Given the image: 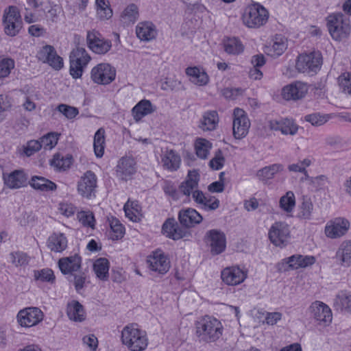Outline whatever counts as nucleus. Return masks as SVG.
<instances>
[{"label":"nucleus","instance_id":"nucleus-59","mask_svg":"<svg viewBox=\"0 0 351 351\" xmlns=\"http://www.w3.org/2000/svg\"><path fill=\"white\" fill-rule=\"evenodd\" d=\"M40 149L41 145H40L39 141L32 140L29 141L27 145L23 147V153L26 156L29 157Z\"/></svg>","mask_w":351,"mask_h":351},{"label":"nucleus","instance_id":"nucleus-9","mask_svg":"<svg viewBox=\"0 0 351 351\" xmlns=\"http://www.w3.org/2000/svg\"><path fill=\"white\" fill-rule=\"evenodd\" d=\"M233 135L237 139L244 138L248 133L250 127V121L245 111L236 108L233 112Z\"/></svg>","mask_w":351,"mask_h":351},{"label":"nucleus","instance_id":"nucleus-15","mask_svg":"<svg viewBox=\"0 0 351 351\" xmlns=\"http://www.w3.org/2000/svg\"><path fill=\"white\" fill-rule=\"evenodd\" d=\"M136 171V162L133 158L122 157L119 160L115 172L117 178L119 180L123 181L131 180Z\"/></svg>","mask_w":351,"mask_h":351},{"label":"nucleus","instance_id":"nucleus-42","mask_svg":"<svg viewBox=\"0 0 351 351\" xmlns=\"http://www.w3.org/2000/svg\"><path fill=\"white\" fill-rule=\"evenodd\" d=\"M219 122V117L217 111L210 110L204 112L201 121L200 128L203 130L211 131L216 128Z\"/></svg>","mask_w":351,"mask_h":351},{"label":"nucleus","instance_id":"nucleus-41","mask_svg":"<svg viewBox=\"0 0 351 351\" xmlns=\"http://www.w3.org/2000/svg\"><path fill=\"white\" fill-rule=\"evenodd\" d=\"M336 256L343 266L351 265V240L345 241L340 245Z\"/></svg>","mask_w":351,"mask_h":351},{"label":"nucleus","instance_id":"nucleus-22","mask_svg":"<svg viewBox=\"0 0 351 351\" xmlns=\"http://www.w3.org/2000/svg\"><path fill=\"white\" fill-rule=\"evenodd\" d=\"M311 312L314 317L319 323L328 324L332 321V312L330 308L324 303L316 301L310 306Z\"/></svg>","mask_w":351,"mask_h":351},{"label":"nucleus","instance_id":"nucleus-55","mask_svg":"<svg viewBox=\"0 0 351 351\" xmlns=\"http://www.w3.org/2000/svg\"><path fill=\"white\" fill-rule=\"evenodd\" d=\"M58 137L53 133H48L43 136L39 141L41 148L45 149H51L57 144Z\"/></svg>","mask_w":351,"mask_h":351},{"label":"nucleus","instance_id":"nucleus-51","mask_svg":"<svg viewBox=\"0 0 351 351\" xmlns=\"http://www.w3.org/2000/svg\"><path fill=\"white\" fill-rule=\"evenodd\" d=\"M295 204V195L292 191H288L280 199V207L286 212H291Z\"/></svg>","mask_w":351,"mask_h":351},{"label":"nucleus","instance_id":"nucleus-27","mask_svg":"<svg viewBox=\"0 0 351 351\" xmlns=\"http://www.w3.org/2000/svg\"><path fill=\"white\" fill-rule=\"evenodd\" d=\"M136 34L141 40L149 42L156 38L157 29L151 22H141L136 27Z\"/></svg>","mask_w":351,"mask_h":351},{"label":"nucleus","instance_id":"nucleus-16","mask_svg":"<svg viewBox=\"0 0 351 351\" xmlns=\"http://www.w3.org/2000/svg\"><path fill=\"white\" fill-rule=\"evenodd\" d=\"M307 93L306 85L295 82L285 86L281 90L282 97L286 101H298L304 98Z\"/></svg>","mask_w":351,"mask_h":351},{"label":"nucleus","instance_id":"nucleus-7","mask_svg":"<svg viewBox=\"0 0 351 351\" xmlns=\"http://www.w3.org/2000/svg\"><path fill=\"white\" fill-rule=\"evenodd\" d=\"M86 42L89 49L96 54H105L112 47L111 41L104 38L98 31L95 29L87 32Z\"/></svg>","mask_w":351,"mask_h":351},{"label":"nucleus","instance_id":"nucleus-23","mask_svg":"<svg viewBox=\"0 0 351 351\" xmlns=\"http://www.w3.org/2000/svg\"><path fill=\"white\" fill-rule=\"evenodd\" d=\"M149 267L159 274H166L170 268L169 259L162 253L154 252L147 260Z\"/></svg>","mask_w":351,"mask_h":351},{"label":"nucleus","instance_id":"nucleus-3","mask_svg":"<svg viewBox=\"0 0 351 351\" xmlns=\"http://www.w3.org/2000/svg\"><path fill=\"white\" fill-rule=\"evenodd\" d=\"M326 27L331 38L341 42L348 38L351 33L350 20L342 13H332L326 18Z\"/></svg>","mask_w":351,"mask_h":351},{"label":"nucleus","instance_id":"nucleus-31","mask_svg":"<svg viewBox=\"0 0 351 351\" xmlns=\"http://www.w3.org/2000/svg\"><path fill=\"white\" fill-rule=\"evenodd\" d=\"M47 247L55 252H62L67 247V239L63 233L54 232L47 239Z\"/></svg>","mask_w":351,"mask_h":351},{"label":"nucleus","instance_id":"nucleus-30","mask_svg":"<svg viewBox=\"0 0 351 351\" xmlns=\"http://www.w3.org/2000/svg\"><path fill=\"white\" fill-rule=\"evenodd\" d=\"M283 261L289 265L290 268L294 269L312 265L315 262V258L313 256L294 254L285 258Z\"/></svg>","mask_w":351,"mask_h":351},{"label":"nucleus","instance_id":"nucleus-63","mask_svg":"<svg viewBox=\"0 0 351 351\" xmlns=\"http://www.w3.org/2000/svg\"><path fill=\"white\" fill-rule=\"evenodd\" d=\"M243 92L241 88H226L222 90V95L226 99L234 100L242 95Z\"/></svg>","mask_w":351,"mask_h":351},{"label":"nucleus","instance_id":"nucleus-62","mask_svg":"<svg viewBox=\"0 0 351 351\" xmlns=\"http://www.w3.org/2000/svg\"><path fill=\"white\" fill-rule=\"evenodd\" d=\"M10 256L12 263L16 266H21L28 263L27 256L25 253L21 252H12Z\"/></svg>","mask_w":351,"mask_h":351},{"label":"nucleus","instance_id":"nucleus-20","mask_svg":"<svg viewBox=\"0 0 351 351\" xmlns=\"http://www.w3.org/2000/svg\"><path fill=\"white\" fill-rule=\"evenodd\" d=\"M5 185L10 189H17L27 185V176L22 169L14 170L10 173H3Z\"/></svg>","mask_w":351,"mask_h":351},{"label":"nucleus","instance_id":"nucleus-37","mask_svg":"<svg viewBox=\"0 0 351 351\" xmlns=\"http://www.w3.org/2000/svg\"><path fill=\"white\" fill-rule=\"evenodd\" d=\"M97 18L101 21L109 20L113 15L109 0H95Z\"/></svg>","mask_w":351,"mask_h":351},{"label":"nucleus","instance_id":"nucleus-43","mask_svg":"<svg viewBox=\"0 0 351 351\" xmlns=\"http://www.w3.org/2000/svg\"><path fill=\"white\" fill-rule=\"evenodd\" d=\"M138 7L135 4H130L121 14V21L125 25L133 24L138 20Z\"/></svg>","mask_w":351,"mask_h":351},{"label":"nucleus","instance_id":"nucleus-36","mask_svg":"<svg viewBox=\"0 0 351 351\" xmlns=\"http://www.w3.org/2000/svg\"><path fill=\"white\" fill-rule=\"evenodd\" d=\"M29 184L33 189L44 192L55 191L57 188V185L53 182L38 176H32Z\"/></svg>","mask_w":351,"mask_h":351},{"label":"nucleus","instance_id":"nucleus-49","mask_svg":"<svg viewBox=\"0 0 351 351\" xmlns=\"http://www.w3.org/2000/svg\"><path fill=\"white\" fill-rule=\"evenodd\" d=\"M313 210V204L311 198L303 197L302 202L300 206L298 216L304 219H310Z\"/></svg>","mask_w":351,"mask_h":351},{"label":"nucleus","instance_id":"nucleus-47","mask_svg":"<svg viewBox=\"0 0 351 351\" xmlns=\"http://www.w3.org/2000/svg\"><path fill=\"white\" fill-rule=\"evenodd\" d=\"M110 232V238L112 240L121 239L125 234V228L120 221L116 217H112L109 219Z\"/></svg>","mask_w":351,"mask_h":351},{"label":"nucleus","instance_id":"nucleus-18","mask_svg":"<svg viewBox=\"0 0 351 351\" xmlns=\"http://www.w3.org/2000/svg\"><path fill=\"white\" fill-rule=\"evenodd\" d=\"M269 128L271 130L280 131L282 134L291 136L296 134L299 128L295 121L290 118L270 120Z\"/></svg>","mask_w":351,"mask_h":351},{"label":"nucleus","instance_id":"nucleus-52","mask_svg":"<svg viewBox=\"0 0 351 351\" xmlns=\"http://www.w3.org/2000/svg\"><path fill=\"white\" fill-rule=\"evenodd\" d=\"M329 118L328 114H322L319 112H315L306 115L304 117V120L311 123L314 126H320L326 123Z\"/></svg>","mask_w":351,"mask_h":351},{"label":"nucleus","instance_id":"nucleus-45","mask_svg":"<svg viewBox=\"0 0 351 351\" xmlns=\"http://www.w3.org/2000/svg\"><path fill=\"white\" fill-rule=\"evenodd\" d=\"M105 145V130L102 128L97 130L94 136L93 147L97 158L103 156Z\"/></svg>","mask_w":351,"mask_h":351},{"label":"nucleus","instance_id":"nucleus-19","mask_svg":"<svg viewBox=\"0 0 351 351\" xmlns=\"http://www.w3.org/2000/svg\"><path fill=\"white\" fill-rule=\"evenodd\" d=\"M178 220L181 226L185 228H191L200 223L203 217L195 209L187 208L179 211Z\"/></svg>","mask_w":351,"mask_h":351},{"label":"nucleus","instance_id":"nucleus-53","mask_svg":"<svg viewBox=\"0 0 351 351\" xmlns=\"http://www.w3.org/2000/svg\"><path fill=\"white\" fill-rule=\"evenodd\" d=\"M34 278L36 280L53 283L55 281L53 271L48 268L34 271Z\"/></svg>","mask_w":351,"mask_h":351},{"label":"nucleus","instance_id":"nucleus-38","mask_svg":"<svg viewBox=\"0 0 351 351\" xmlns=\"http://www.w3.org/2000/svg\"><path fill=\"white\" fill-rule=\"evenodd\" d=\"M321 67H286L283 74L287 77H297L298 74L312 77L315 75Z\"/></svg>","mask_w":351,"mask_h":351},{"label":"nucleus","instance_id":"nucleus-2","mask_svg":"<svg viewBox=\"0 0 351 351\" xmlns=\"http://www.w3.org/2000/svg\"><path fill=\"white\" fill-rule=\"evenodd\" d=\"M121 341L131 351L145 350L148 345L146 332L139 329L136 324H128L123 328Z\"/></svg>","mask_w":351,"mask_h":351},{"label":"nucleus","instance_id":"nucleus-64","mask_svg":"<svg viewBox=\"0 0 351 351\" xmlns=\"http://www.w3.org/2000/svg\"><path fill=\"white\" fill-rule=\"evenodd\" d=\"M86 279V276L85 273H80L73 276V285L77 292L84 288Z\"/></svg>","mask_w":351,"mask_h":351},{"label":"nucleus","instance_id":"nucleus-61","mask_svg":"<svg viewBox=\"0 0 351 351\" xmlns=\"http://www.w3.org/2000/svg\"><path fill=\"white\" fill-rule=\"evenodd\" d=\"M219 206V200L213 196L206 197L205 201L202 204V208L204 210H215Z\"/></svg>","mask_w":351,"mask_h":351},{"label":"nucleus","instance_id":"nucleus-39","mask_svg":"<svg viewBox=\"0 0 351 351\" xmlns=\"http://www.w3.org/2000/svg\"><path fill=\"white\" fill-rule=\"evenodd\" d=\"M110 263L106 258H99L93 263V271L101 280L106 281L109 276Z\"/></svg>","mask_w":351,"mask_h":351},{"label":"nucleus","instance_id":"nucleus-29","mask_svg":"<svg viewBox=\"0 0 351 351\" xmlns=\"http://www.w3.org/2000/svg\"><path fill=\"white\" fill-rule=\"evenodd\" d=\"M161 162L165 169L175 171L180 168L181 158L174 150L167 149L161 156Z\"/></svg>","mask_w":351,"mask_h":351},{"label":"nucleus","instance_id":"nucleus-33","mask_svg":"<svg viewBox=\"0 0 351 351\" xmlns=\"http://www.w3.org/2000/svg\"><path fill=\"white\" fill-rule=\"evenodd\" d=\"M66 314L71 320L81 322L86 319V313L84 306L76 300L68 303Z\"/></svg>","mask_w":351,"mask_h":351},{"label":"nucleus","instance_id":"nucleus-13","mask_svg":"<svg viewBox=\"0 0 351 351\" xmlns=\"http://www.w3.org/2000/svg\"><path fill=\"white\" fill-rule=\"evenodd\" d=\"M206 242L210 246L212 254L217 255L222 253L226 246V236L223 232L218 230H210L206 234Z\"/></svg>","mask_w":351,"mask_h":351},{"label":"nucleus","instance_id":"nucleus-34","mask_svg":"<svg viewBox=\"0 0 351 351\" xmlns=\"http://www.w3.org/2000/svg\"><path fill=\"white\" fill-rule=\"evenodd\" d=\"M186 73L190 81L195 84L204 86L208 82V75L202 67H186Z\"/></svg>","mask_w":351,"mask_h":351},{"label":"nucleus","instance_id":"nucleus-8","mask_svg":"<svg viewBox=\"0 0 351 351\" xmlns=\"http://www.w3.org/2000/svg\"><path fill=\"white\" fill-rule=\"evenodd\" d=\"M97 187V178L95 173L90 171H86L77 182V192L83 197L90 199L95 197Z\"/></svg>","mask_w":351,"mask_h":351},{"label":"nucleus","instance_id":"nucleus-28","mask_svg":"<svg viewBox=\"0 0 351 351\" xmlns=\"http://www.w3.org/2000/svg\"><path fill=\"white\" fill-rule=\"evenodd\" d=\"M156 107L149 100L142 99L138 101L132 109L134 119L139 121L143 117L155 112Z\"/></svg>","mask_w":351,"mask_h":351},{"label":"nucleus","instance_id":"nucleus-56","mask_svg":"<svg viewBox=\"0 0 351 351\" xmlns=\"http://www.w3.org/2000/svg\"><path fill=\"white\" fill-rule=\"evenodd\" d=\"M57 110L68 119H74L79 114V110L77 108L64 104L58 105Z\"/></svg>","mask_w":351,"mask_h":351},{"label":"nucleus","instance_id":"nucleus-17","mask_svg":"<svg viewBox=\"0 0 351 351\" xmlns=\"http://www.w3.org/2000/svg\"><path fill=\"white\" fill-rule=\"evenodd\" d=\"M187 228L179 225L174 218L167 219L162 225V231L173 240H179L187 237L189 233Z\"/></svg>","mask_w":351,"mask_h":351},{"label":"nucleus","instance_id":"nucleus-44","mask_svg":"<svg viewBox=\"0 0 351 351\" xmlns=\"http://www.w3.org/2000/svg\"><path fill=\"white\" fill-rule=\"evenodd\" d=\"M223 48L226 53L233 55L239 54L244 50L243 45L237 38H228L225 39L223 41Z\"/></svg>","mask_w":351,"mask_h":351},{"label":"nucleus","instance_id":"nucleus-26","mask_svg":"<svg viewBox=\"0 0 351 351\" xmlns=\"http://www.w3.org/2000/svg\"><path fill=\"white\" fill-rule=\"evenodd\" d=\"M323 63L322 55L317 51L303 52L296 58L297 66H320Z\"/></svg>","mask_w":351,"mask_h":351},{"label":"nucleus","instance_id":"nucleus-5","mask_svg":"<svg viewBox=\"0 0 351 351\" xmlns=\"http://www.w3.org/2000/svg\"><path fill=\"white\" fill-rule=\"evenodd\" d=\"M4 32L9 36H15L22 28V19L20 11L16 6L10 5L3 14Z\"/></svg>","mask_w":351,"mask_h":351},{"label":"nucleus","instance_id":"nucleus-11","mask_svg":"<svg viewBox=\"0 0 351 351\" xmlns=\"http://www.w3.org/2000/svg\"><path fill=\"white\" fill-rule=\"evenodd\" d=\"M247 276V271L241 269L239 266L226 267L221 273L222 281L230 286H235L242 283Z\"/></svg>","mask_w":351,"mask_h":351},{"label":"nucleus","instance_id":"nucleus-40","mask_svg":"<svg viewBox=\"0 0 351 351\" xmlns=\"http://www.w3.org/2000/svg\"><path fill=\"white\" fill-rule=\"evenodd\" d=\"M283 170V166L280 164H273L259 169L256 173L258 178L264 182L272 179L274 176Z\"/></svg>","mask_w":351,"mask_h":351},{"label":"nucleus","instance_id":"nucleus-46","mask_svg":"<svg viewBox=\"0 0 351 351\" xmlns=\"http://www.w3.org/2000/svg\"><path fill=\"white\" fill-rule=\"evenodd\" d=\"M73 157L71 155L67 154L63 156L60 154H56L51 161V165L60 171H65L71 167Z\"/></svg>","mask_w":351,"mask_h":351},{"label":"nucleus","instance_id":"nucleus-57","mask_svg":"<svg viewBox=\"0 0 351 351\" xmlns=\"http://www.w3.org/2000/svg\"><path fill=\"white\" fill-rule=\"evenodd\" d=\"M18 221L21 226H34L36 221V217L33 212H25L18 218Z\"/></svg>","mask_w":351,"mask_h":351},{"label":"nucleus","instance_id":"nucleus-24","mask_svg":"<svg viewBox=\"0 0 351 351\" xmlns=\"http://www.w3.org/2000/svg\"><path fill=\"white\" fill-rule=\"evenodd\" d=\"M82 264V258L77 254L64 257L59 260L58 266L63 274H71L73 272L77 271Z\"/></svg>","mask_w":351,"mask_h":351},{"label":"nucleus","instance_id":"nucleus-14","mask_svg":"<svg viewBox=\"0 0 351 351\" xmlns=\"http://www.w3.org/2000/svg\"><path fill=\"white\" fill-rule=\"evenodd\" d=\"M36 56L43 64L49 66H62L64 63L63 58L51 45H43L38 51Z\"/></svg>","mask_w":351,"mask_h":351},{"label":"nucleus","instance_id":"nucleus-35","mask_svg":"<svg viewBox=\"0 0 351 351\" xmlns=\"http://www.w3.org/2000/svg\"><path fill=\"white\" fill-rule=\"evenodd\" d=\"M69 59L71 66H86L91 58L84 48L77 47L71 52Z\"/></svg>","mask_w":351,"mask_h":351},{"label":"nucleus","instance_id":"nucleus-32","mask_svg":"<svg viewBox=\"0 0 351 351\" xmlns=\"http://www.w3.org/2000/svg\"><path fill=\"white\" fill-rule=\"evenodd\" d=\"M199 174L196 171H189L187 179L182 182L179 186L180 193L189 196L198 187Z\"/></svg>","mask_w":351,"mask_h":351},{"label":"nucleus","instance_id":"nucleus-12","mask_svg":"<svg viewBox=\"0 0 351 351\" xmlns=\"http://www.w3.org/2000/svg\"><path fill=\"white\" fill-rule=\"evenodd\" d=\"M350 228V222L344 218H335L325 226V234L330 239H337L346 234Z\"/></svg>","mask_w":351,"mask_h":351},{"label":"nucleus","instance_id":"nucleus-10","mask_svg":"<svg viewBox=\"0 0 351 351\" xmlns=\"http://www.w3.org/2000/svg\"><path fill=\"white\" fill-rule=\"evenodd\" d=\"M43 313L37 307H27L19 311L17 322L22 327L29 328L37 325L43 319Z\"/></svg>","mask_w":351,"mask_h":351},{"label":"nucleus","instance_id":"nucleus-21","mask_svg":"<svg viewBox=\"0 0 351 351\" xmlns=\"http://www.w3.org/2000/svg\"><path fill=\"white\" fill-rule=\"evenodd\" d=\"M116 76L114 67H93L91 77L93 80L99 84H108L111 83Z\"/></svg>","mask_w":351,"mask_h":351},{"label":"nucleus","instance_id":"nucleus-6","mask_svg":"<svg viewBox=\"0 0 351 351\" xmlns=\"http://www.w3.org/2000/svg\"><path fill=\"white\" fill-rule=\"evenodd\" d=\"M268 237L275 246L280 247L286 246L290 238L289 225L285 222H275L269 230Z\"/></svg>","mask_w":351,"mask_h":351},{"label":"nucleus","instance_id":"nucleus-25","mask_svg":"<svg viewBox=\"0 0 351 351\" xmlns=\"http://www.w3.org/2000/svg\"><path fill=\"white\" fill-rule=\"evenodd\" d=\"M287 40L284 36L276 35L265 47L266 52L271 57H278L287 50Z\"/></svg>","mask_w":351,"mask_h":351},{"label":"nucleus","instance_id":"nucleus-58","mask_svg":"<svg viewBox=\"0 0 351 351\" xmlns=\"http://www.w3.org/2000/svg\"><path fill=\"white\" fill-rule=\"evenodd\" d=\"M225 158L223 156L222 151L217 149L215 152L214 158L209 162V166L211 169L215 170H219L223 167Z\"/></svg>","mask_w":351,"mask_h":351},{"label":"nucleus","instance_id":"nucleus-1","mask_svg":"<svg viewBox=\"0 0 351 351\" xmlns=\"http://www.w3.org/2000/svg\"><path fill=\"white\" fill-rule=\"evenodd\" d=\"M196 335L200 342L211 343L218 340L223 334V327L217 318L206 315L195 324Z\"/></svg>","mask_w":351,"mask_h":351},{"label":"nucleus","instance_id":"nucleus-60","mask_svg":"<svg viewBox=\"0 0 351 351\" xmlns=\"http://www.w3.org/2000/svg\"><path fill=\"white\" fill-rule=\"evenodd\" d=\"M306 178L310 181V184L315 191H319L323 189L327 182V177L324 175L316 177H310L308 176V178Z\"/></svg>","mask_w":351,"mask_h":351},{"label":"nucleus","instance_id":"nucleus-50","mask_svg":"<svg viewBox=\"0 0 351 351\" xmlns=\"http://www.w3.org/2000/svg\"><path fill=\"white\" fill-rule=\"evenodd\" d=\"M77 217L79 221L85 227L95 228V219L93 213L90 210H82L77 213Z\"/></svg>","mask_w":351,"mask_h":351},{"label":"nucleus","instance_id":"nucleus-48","mask_svg":"<svg viewBox=\"0 0 351 351\" xmlns=\"http://www.w3.org/2000/svg\"><path fill=\"white\" fill-rule=\"evenodd\" d=\"M197 156L202 159H206L208 157L212 144L204 138H198L195 144Z\"/></svg>","mask_w":351,"mask_h":351},{"label":"nucleus","instance_id":"nucleus-54","mask_svg":"<svg viewBox=\"0 0 351 351\" xmlns=\"http://www.w3.org/2000/svg\"><path fill=\"white\" fill-rule=\"evenodd\" d=\"M339 83L342 92L351 96V73H344L339 78Z\"/></svg>","mask_w":351,"mask_h":351},{"label":"nucleus","instance_id":"nucleus-4","mask_svg":"<svg viewBox=\"0 0 351 351\" xmlns=\"http://www.w3.org/2000/svg\"><path fill=\"white\" fill-rule=\"evenodd\" d=\"M269 19L267 10L259 3H252L246 7L242 15L243 24L249 27L256 29L265 25Z\"/></svg>","mask_w":351,"mask_h":351}]
</instances>
